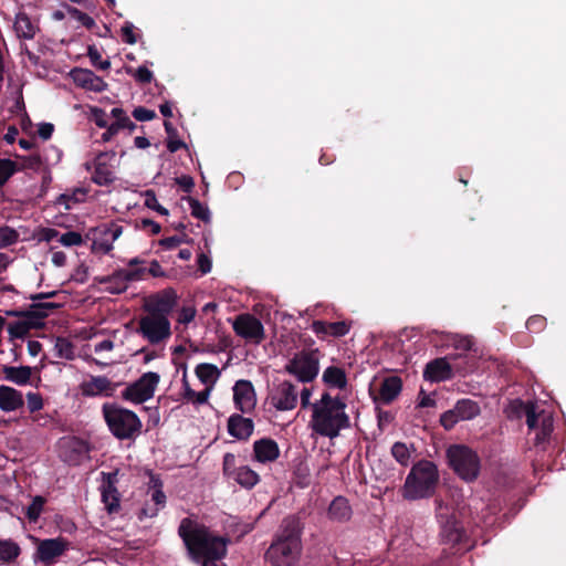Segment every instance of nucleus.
I'll use <instances>...</instances> for the list:
<instances>
[{
    "mask_svg": "<svg viewBox=\"0 0 566 566\" xmlns=\"http://www.w3.org/2000/svg\"><path fill=\"white\" fill-rule=\"evenodd\" d=\"M178 535L182 539L189 559L195 564L202 566L227 556L230 539L213 533L195 520L182 518L178 526Z\"/></svg>",
    "mask_w": 566,
    "mask_h": 566,
    "instance_id": "1",
    "label": "nucleus"
},
{
    "mask_svg": "<svg viewBox=\"0 0 566 566\" xmlns=\"http://www.w3.org/2000/svg\"><path fill=\"white\" fill-rule=\"evenodd\" d=\"M302 526L296 516L285 517L280 528L265 552V559L272 566H293L302 552Z\"/></svg>",
    "mask_w": 566,
    "mask_h": 566,
    "instance_id": "2",
    "label": "nucleus"
},
{
    "mask_svg": "<svg viewBox=\"0 0 566 566\" xmlns=\"http://www.w3.org/2000/svg\"><path fill=\"white\" fill-rule=\"evenodd\" d=\"M345 409L346 403L339 397L324 392L312 406L313 431L329 439L338 437L342 430L350 428V419Z\"/></svg>",
    "mask_w": 566,
    "mask_h": 566,
    "instance_id": "3",
    "label": "nucleus"
},
{
    "mask_svg": "<svg viewBox=\"0 0 566 566\" xmlns=\"http://www.w3.org/2000/svg\"><path fill=\"white\" fill-rule=\"evenodd\" d=\"M439 483L437 465L422 459L416 462L408 473L402 486V497L409 501L431 497Z\"/></svg>",
    "mask_w": 566,
    "mask_h": 566,
    "instance_id": "4",
    "label": "nucleus"
},
{
    "mask_svg": "<svg viewBox=\"0 0 566 566\" xmlns=\"http://www.w3.org/2000/svg\"><path fill=\"white\" fill-rule=\"evenodd\" d=\"M104 420L111 433L118 440H134L142 432L143 423L132 410L117 403L106 402L102 407Z\"/></svg>",
    "mask_w": 566,
    "mask_h": 566,
    "instance_id": "5",
    "label": "nucleus"
},
{
    "mask_svg": "<svg viewBox=\"0 0 566 566\" xmlns=\"http://www.w3.org/2000/svg\"><path fill=\"white\" fill-rule=\"evenodd\" d=\"M448 465L465 482L478 479L481 470L479 454L465 444H451L446 451Z\"/></svg>",
    "mask_w": 566,
    "mask_h": 566,
    "instance_id": "6",
    "label": "nucleus"
},
{
    "mask_svg": "<svg viewBox=\"0 0 566 566\" xmlns=\"http://www.w3.org/2000/svg\"><path fill=\"white\" fill-rule=\"evenodd\" d=\"M285 371L301 382L313 381L319 371L318 350H302L285 365Z\"/></svg>",
    "mask_w": 566,
    "mask_h": 566,
    "instance_id": "7",
    "label": "nucleus"
},
{
    "mask_svg": "<svg viewBox=\"0 0 566 566\" xmlns=\"http://www.w3.org/2000/svg\"><path fill=\"white\" fill-rule=\"evenodd\" d=\"M136 333L149 344L158 345L170 338L171 324L168 317L147 314L140 317Z\"/></svg>",
    "mask_w": 566,
    "mask_h": 566,
    "instance_id": "8",
    "label": "nucleus"
},
{
    "mask_svg": "<svg viewBox=\"0 0 566 566\" xmlns=\"http://www.w3.org/2000/svg\"><path fill=\"white\" fill-rule=\"evenodd\" d=\"M159 381V374L155 371L145 373L137 380L126 386L122 391V398L133 403H143L154 397Z\"/></svg>",
    "mask_w": 566,
    "mask_h": 566,
    "instance_id": "9",
    "label": "nucleus"
},
{
    "mask_svg": "<svg viewBox=\"0 0 566 566\" xmlns=\"http://www.w3.org/2000/svg\"><path fill=\"white\" fill-rule=\"evenodd\" d=\"M122 233L123 227L116 222L102 223L91 229L87 237L92 240V252L108 254L113 250V243Z\"/></svg>",
    "mask_w": 566,
    "mask_h": 566,
    "instance_id": "10",
    "label": "nucleus"
},
{
    "mask_svg": "<svg viewBox=\"0 0 566 566\" xmlns=\"http://www.w3.org/2000/svg\"><path fill=\"white\" fill-rule=\"evenodd\" d=\"M222 472L228 480H232L244 489H252L260 481L259 474L248 465H237V458L233 453L223 455Z\"/></svg>",
    "mask_w": 566,
    "mask_h": 566,
    "instance_id": "11",
    "label": "nucleus"
},
{
    "mask_svg": "<svg viewBox=\"0 0 566 566\" xmlns=\"http://www.w3.org/2000/svg\"><path fill=\"white\" fill-rule=\"evenodd\" d=\"M269 401L279 411L293 410L298 401L296 386L289 380L281 381L271 390Z\"/></svg>",
    "mask_w": 566,
    "mask_h": 566,
    "instance_id": "12",
    "label": "nucleus"
},
{
    "mask_svg": "<svg viewBox=\"0 0 566 566\" xmlns=\"http://www.w3.org/2000/svg\"><path fill=\"white\" fill-rule=\"evenodd\" d=\"M234 333L248 340L260 344L265 335L263 324L252 314H240L232 323Z\"/></svg>",
    "mask_w": 566,
    "mask_h": 566,
    "instance_id": "13",
    "label": "nucleus"
},
{
    "mask_svg": "<svg viewBox=\"0 0 566 566\" xmlns=\"http://www.w3.org/2000/svg\"><path fill=\"white\" fill-rule=\"evenodd\" d=\"M177 300L178 296L176 291L168 287L151 295L149 301L144 305V310L147 314L154 316L168 317L177 305Z\"/></svg>",
    "mask_w": 566,
    "mask_h": 566,
    "instance_id": "14",
    "label": "nucleus"
},
{
    "mask_svg": "<svg viewBox=\"0 0 566 566\" xmlns=\"http://www.w3.org/2000/svg\"><path fill=\"white\" fill-rule=\"evenodd\" d=\"M438 504L437 517L441 525V537L447 544H458L461 542L463 528L453 513H450L448 507L446 513L442 512L443 506L441 502L436 501Z\"/></svg>",
    "mask_w": 566,
    "mask_h": 566,
    "instance_id": "15",
    "label": "nucleus"
},
{
    "mask_svg": "<svg viewBox=\"0 0 566 566\" xmlns=\"http://www.w3.org/2000/svg\"><path fill=\"white\" fill-rule=\"evenodd\" d=\"M70 547L69 541L63 537L46 538L39 542L35 559L45 565L53 564Z\"/></svg>",
    "mask_w": 566,
    "mask_h": 566,
    "instance_id": "16",
    "label": "nucleus"
},
{
    "mask_svg": "<svg viewBox=\"0 0 566 566\" xmlns=\"http://www.w3.org/2000/svg\"><path fill=\"white\" fill-rule=\"evenodd\" d=\"M233 401L235 408L242 413H249L255 408L256 398L250 380H238L233 387Z\"/></svg>",
    "mask_w": 566,
    "mask_h": 566,
    "instance_id": "17",
    "label": "nucleus"
},
{
    "mask_svg": "<svg viewBox=\"0 0 566 566\" xmlns=\"http://www.w3.org/2000/svg\"><path fill=\"white\" fill-rule=\"evenodd\" d=\"M117 384L112 382L106 376H92L90 380L81 384V392L85 397L113 396Z\"/></svg>",
    "mask_w": 566,
    "mask_h": 566,
    "instance_id": "18",
    "label": "nucleus"
},
{
    "mask_svg": "<svg viewBox=\"0 0 566 566\" xmlns=\"http://www.w3.org/2000/svg\"><path fill=\"white\" fill-rule=\"evenodd\" d=\"M71 75L74 83L82 88L96 93L104 92L107 88V83L91 70L74 69Z\"/></svg>",
    "mask_w": 566,
    "mask_h": 566,
    "instance_id": "19",
    "label": "nucleus"
},
{
    "mask_svg": "<svg viewBox=\"0 0 566 566\" xmlns=\"http://www.w3.org/2000/svg\"><path fill=\"white\" fill-rule=\"evenodd\" d=\"M352 323L346 321L339 322H324L313 321L311 328L317 337L324 339L326 336H333L335 338L347 335L350 331Z\"/></svg>",
    "mask_w": 566,
    "mask_h": 566,
    "instance_id": "20",
    "label": "nucleus"
},
{
    "mask_svg": "<svg viewBox=\"0 0 566 566\" xmlns=\"http://www.w3.org/2000/svg\"><path fill=\"white\" fill-rule=\"evenodd\" d=\"M227 429L231 437L247 441L254 431V422L240 413H233L228 418Z\"/></svg>",
    "mask_w": 566,
    "mask_h": 566,
    "instance_id": "21",
    "label": "nucleus"
},
{
    "mask_svg": "<svg viewBox=\"0 0 566 566\" xmlns=\"http://www.w3.org/2000/svg\"><path fill=\"white\" fill-rule=\"evenodd\" d=\"M280 457V448L275 440L262 438L253 443V459L260 463L274 462Z\"/></svg>",
    "mask_w": 566,
    "mask_h": 566,
    "instance_id": "22",
    "label": "nucleus"
},
{
    "mask_svg": "<svg viewBox=\"0 0 566 566\" xmlns=\"http://www.w3.org/2000/svg\"><path fill=\"white\" fill-rule=\"evenodd\" d=\"M452 377V368L446 357L432 359L426 365L423 378L432 382H440Z\"/></svg>",
    "mask_w": 566,
    "mask_h": 566,
    "instance_id": "23",
    "label": "nucleus"
},
{
    "mask_svg": "<svg viewBox=\"0 0 566 566\" xmlns=\"http://www.w3.org/2000/svg\"><path fill=\"white\" fill-rule=\"evenodd\" d=\"M126 270L118 269L109 275L98 277L99 284L105 286V291L111 294H122L127 291L130 282L126 277Z\"/></svg>",
    "mask_w": 566,
    "mask_h": 566,
    "instance_id": "24",
    "label": "nucleus"
},
{
    "mask_svg": "<svg viewBox=\"0 0 566 566\" xmlns=\"http://www.w3.org/2000/svg\"><path fill=\"white\" fill-rule=\"evenodd\" d=\"M353 516L349 501L342 495L336 496L327 509V517L336 523H346Z\"/></svg>",
    "mask_w": 566,
    "mask_h": 566,
    "instance_id": "25",
    "label": "nucleus"
},
{
    "mask_svg": "<svg viewBox=\"0 0 566 566\" xmlns=\"http://www.w3.org/2000/svg\"><path fill=\"white\" fill-rule=\"evenodd\" d=\"M23 405L24 400L21 391L9 386H0V409L2 411H15L22 408Z\"/></svg>",
    "mask_w": 566,
    "mask_h": 566,
    "instance_id": "26",
    "label": "nucleus"
},
{
    "mask_svg": "<svg viewBox=\"0 0 566 566\" xmlns=\"http://www.w3.org/2000/svg\"><path fill=\"white\" fill-rule=\"evenodd\" d=\"M402 388V381L398 376L386 377L379 388V399L382 403L388 405L392 402Z\"/></svg>",
    "mask_w": 566,
    "mask_h": 566,
    "instance_id": "27",
    "label": "nucleus"
},
{
    "mask_svg": "<svg viewBox=\"0 0 566 566\" xmlns=\"http://www.w3.org/2000/svg\"><path fill=\"white\" fill-rule=\"evenodd\" d=\"M104 154H99L95 159V169L92 175V181L98 186H108L115 180L114 171L111 166L102 161Z\"/></svg>",
    "mask_w": 566,
    "mask_h": 566,
    "instance_id": "28",
    "label": "nucleus"
},
{
    "mask_svg": "<svg viewBox=\"0 0 566 566\" xmlns=\"http://www.w3.org/2000/svg\"><path fill=\"white\" fill-rule=\"evenodd\" d=\"M150 482L153 484V493L151 500L154 501L156 506H165L166 504V495L163 491V483L159 478L151 475ZM159 507L149 509L145 506L142 510V514L147 517H154L157 515Z\"/></svg>",
    "mask_w": 566,
    "mask_h": 566,
    "instance_id": "29",
    "label": "nucleus"
},
{
    "mask_svg": "<svg viewBox=\"0 0 566 566\" xmlns=\"http://www.w3.org/2000/svg\"><path fill=\"white\" fill-rule=\"evenodd\" d=\"M2 371L8 381L14 382L19 386L27 385L32 375V369L29 366H4Z\"/></svg>",
    "mask_w": 566,
    "mask_h": 566,
    "instance_id": "30",
    "label": "nucleus"
},
{
    "mask_svg": "<svg viewBox=\"0 0 566 566\" xmlns=\"http://www.w3.org/2000/svg\"><path fill=\"white\" fill-rule=\"evenodd\" d=\"M14 30L19 38L31 40L35 36L38 27L32 23L27 13H18L14 21Z\"/></svg>",
    "mask_w": 566,
    "mask_h": 566,
    "instance_id": "31",
    "label": "nucleus"
},
{
    "mask_svg": "<svg viewBox=\"0 0 566 566\" xmlns=\"http://www.w3.org/2000/svg\"><path fill=\"white\" fill-rule=\"evenodd\" d=\"M453 409L461 421L471 420L481 412L479 403L472 399L458 400Z\"/></svg>",
    "mask_w": 566,
    "mask_h": 566,
    "instance_id": "32",
    "label": "nucleus"
},
{
    "mask_svg": "<svg viewBox=\"0 0 566 566\" xmlns=\"http://www.w3.org/2000/svg\"><path fill=\"white\" fill-rule=\"evenodd\" d=\"M147 262L138 256L127 261L126 277L129 282L143 281L147 275Z\"/></svg>",
    "mask_w": 566,
    "mask_h": 566,
    "instance_id": "33",
    "label": "nucleus"
},
{
    "mask_svg": "<svg viewBox=\"0 0 566 566\" xmlns=\"http://www.w3.org/2000/svg\"><path fill=\"white\" fill-rule=\"evenodd\" d=\"M513 408L516 410L518 417L524 416L526 418V424L530 429H535L538 422V415L536 407L532 402H524L520 399L513 402Z\"/></svg>",
    "mask_w": 566,
    "mask_h": 566,
    "instance_id": "34",
    "label": "nucleus"
},
{
    "mask_svg": "<svg viewBox=\"0 0 566 566\" xmlns=\"http://www.w3.org/2000/svg\"><path fill=\"white\" fill-rule=\"evenodd\" d=\"M21 554V547L13 539H0V562L2 564H13Z\"/></svg>",
    "mask_w": 566,
    "mask_h": 566,
    "instance_id": "35",
    "label": "nucleus"
},
{
    "mask_svg": "<svg viewBox=\"0 0 566 566\" xmlns=\"http://www.w3.org/2000/svg\"><path fill=\"white\" fill-rule=\"evenodd\" d=\"M323 381L328 386L339 389H344L347 386L345 371L336 366H329L324 370Z\"/></svg>",
    "mask_w": 566,
    "mask_h": 566,
    "instance_id": "36",
    "label": "nucleus"
},
{
    "mask_svg": "<svg viewBox=\"0 0 566 566\" xmlns=\"http://www.w3.org/2000/svg\"><path fill=\"white\" fill-rule=\"evenodd\" d=\"M102 502L108 514H115L120 509V494L117 489L101 488Z\"/></svg>",
    "mask_w": 566,
    "mask_h": 566,
    "instance_id": "37",
    "label": "nucleus"
},
{
    "mask_svg": "<svg viewBox=\"0 0 566 566\" xmlns=\"http://www.w3.org/2000/svg\"><path fill=\"white\" fill-rule=\"evenodd\" d=\"M196 376L202 384H214L220 376V370L216 365L202 363L196 367Z\"/></svg>",
    "mask_w": 566,
    "mask_h": 566,
    "instance_id": "38",
    "label": "nucleus"
},
{
    "mask_svg": "<svg viewBox=\"0 0 566 566\" xmlns=\"http://www.w3.org/2000/svg\"><path fill=\"white\" fill-rule=\"evenodd\" d=\"M74 344L66 337H56L54 344L55 356L61 359L72 360L75 357Z\"/></svg>",
    "mask_w": 566,
    "mask_h": 566,
    "instance_id": "39",
    "label": "nucleus"
},
{
    "mask_svg": "<svg viewBox=\"0 0 566 566\" xmlns=\"http://www.w3.org/2000/svg\"><path fill=\"white\" fill-rule=\"evenodd\" d=\"M391 455L402 467H408L411 459L409 447L405 442L397 441L391 447Z\"/></svg>",
    "mask_w": 566,
    "mask_h": 566,
    "instance_id": "40",
    "label": "nucleus"
},
{
    "mask_svg": "<svg viewBox=\"0 0 566 566\" xmlns=\"http://www.w3.org/2000/svg\"><path fill=\"white\" fill-rule=\"evenodd\" d=\"M46 313L41 312L40 308L33 307V303L25 310L24 321L29 324L31 329L40 328L44 325Z\"/></svg>",
    "mask_w": 566,
    "mask_h": 566,
    "instance_id": "41",
    "label": "nucleus"
},
{
    "mask_svg": "<svg viewBox=\"0 0 566 566\" xmlns=\"http://www.w3.org/2000/svg\"><path fill=\"white\" fill-rule=\"evenodd\" d=\"M184 199L188 201L192 217L203 222H208L210 220V211L208 207L203 206L198 199L190 196L185 197Z\"/></svg>",
    "mask_w": 566,
    "mask_h": 566,
    "instance_id": "42",
    "label": "nucleus"
},
{
    "mask_svg": "<svg viewBox=\"0 0 566 566\" xmlns=\"http://www.w3.org/2000/svg\"><path fill=\"white\" fill-rule=\"evenodd\" d=\"M20 166L8 158L0 159V188L17 172Z\"/></svg>",
    "mask_w": 566,
    "mask_h": 566,
    "instance_id": "43",
    "label": "nucleus"
},
{
    "mask_svg": "<svg viewBox=\"0 0 566 566\" xmlns=\"http://www.w3.org/2000/svg\"><path fill=\"white\" fill-rule=\"evenodd\" d=\"M85 191L83 189H75L72 193H62L57 197L56 203L64 206L66 210H70L74 203H78L84 200Z\"/></svg>",
    "mask_w": 566,
    "mask_h": 566,
    "instance_id": "44",
    "label": "nucleus"
},
{
    "mask_svg": "<svg viewBox=\"0 0 566 566\" xmlns=\"http://www.w3.org/2000/svg\"><path fill=\"white\" fill-rule=\"evenodd\" d=\"M45 504V499L36 495L33 497L32 502L28 505L25 510V516L30 522H36L40 517L43 506Z\"/></svg>",
    "mask_w": 566,
    "mask_h": 566,
    "instance_id": "45",
    "label": "nucleus"
},
{
    "mask_svg": "<svg viewBox=\"0 0 566 566\" xmlns=\"http://www.w3.org/2000/svg\"><path fill=\"white\" fill-rule=\"evenodd\" d=\"M64 8L73 19L81 22L87 30H92L95 27V20L87 13L82 12L77 8L72 7L70 4H65Z\"/></svg>",
    "mask_w": 566,
    "mask_h": 566,
    "instance_id": "46",
    "label": "nucleus"
},
{
    "mask_svg": "<svg viewBox=\"0 0 566 566\" xmlns=\"http://www.w3.org/2000/svg\"><path fill=\"white\" fill-rule=\"evenodd\" d=\"M19 240V233L17 230L9 226L0 227V249H6L12 244H15Z\"/></svg>",
    "mask_w": 566,
    "mask_h": 566,
    "instance_id": "47",
    "label": "nucleus"
},
{
    "mask_svg": "<svg viewBox=\"0 0 566 566\" xmlns=\"http://www.w3.org/2000/svg\"><path fill=\"white\" fill-rule=\"evenodd\" d=\"M30 331L31 328L24 319H19L8 325V333L11 339L24 338L30 333Z\"/></svg>",
    "mask_w": 566,
    "mask_h": 566,
    "instance_id": "48",
    "label": "nucleus"
},
{
    "mask_svg": "<svg viewBox=\"0 0 566 566\" xmlns=\"http://www.w3.org/2000/svg\"><path fill=\"white\" fill-rule=\"evenodd\" d=\"M87 56L90 57L93 66L99 70H108L111 67V62L108 60H102V55L95 45H88Z\"/></svg>",
    "mask_w": 566,
    "mask_h": 566,
    "instance_id": "49",
    "label": "nucleus"
},
{
    "mask_svg": "<svg viewBox=\"0 0 566 566\" xmlns=\"http://www.w3.org/2000/svg\"><path fill=\"white\" fill-rule=\"evenodd\" d=\"M145 206L157 211L161 216L168 214V210L158 202L154 190H147L145 192Z\"/></svg>",
    "mask_w": 566,
    "mask_h": 566,
    "instance_id": "50",
    "label": "nucleus"
},
{
    "mask_svg": "<svg viewBox=\"0 0 566 566\" xmlns=\"http://www.w3.org/2000/svg\"><path fill=\"white\" fill-rule=\"evenodd\" d=\"M189 241V237L186 233H182L181 235H172L159 240V245L166 250H172L181 243H188Z\"/></svg>",
    "mask_w": 566,
    "mask_h": 566,
    "instance_id": "51",
    "label": "nucleus"
},
{
    "mask_svg": "<svg viewBox=\"0 0 566 566\" xmlns=\"http://www.w3.org/2000/svg\"><path fill=\"white\" fill-rule=\"evenodd\" d=\"M59 242L64 247H75L83 243V238L76 231H67L60 237Z\"/></svg>",
    "mask_w": 566,
    "mask_h": 566,
    "instance_id": "52",
    "label": "nucleus"
},
{
    "mask_svg": "<svg viewBox=\"0 0 566 566\" xmlns=\"http://www.w3.org/2000/svg\"><path fill=\"white\" fill-rule=\"evenodd\" d=\"M546 326V318L542 315H533L526 322V327L532 333H539Z\"/></svg>",
    "mask_w": 566,
    "mask_h": 566,
    "instance_id": "53",
    "label": "nucleus"
},
{
    "mask_svg": "<svg viewBox=\"0 0 566 566\" xmlns=\"http://www.w3.org/2000/svg\"><path fill=\"white\" fill-rule=\"evenodd\" d=\"M460 420L454 409L443 412L440 417V423L446 430H451Z\"/></svg>",
    "mask_w": 566,
    "mask_h": 566,
    "instance_id": "54",
    "label": "nucleus"
},
{
    "mask_svg": "<svg viewBox=\"0 0 566 566\" xmlns=\"http://www.w3.org/2000/svg\"><path fill=\"white\" fill-rule=\"evenodd\" d=\"M27 403L31 413L36 412L43 408L42 396L38 392H29L27 395Z\"/></svg>",
    "mask_w": 566,
    "mask_h": 566,
    "instance_id": "55",
    "label": "nucleus"
},
{
    "mask_svg": "<svg viewBox=\"0 0 566 566\" xmlns=\"http://www.w3.org/2000/svg\"><path fill=\"white\" fill-rule=\"evenodd\" d=\"M134 24L129 21H126L122 27V39L127 44H135L137 43V36L134 33Z\"/></svg>",
    "mask_w": 566,
    "mask_h": 566,
    "instance_id": "56",
    "label": "nucleus"
},
{
    "mask_svg": "<svg viewBox=\"0 0 566 566\" xmlns=\"http://www.w3.org/2000/svg\"><path fill=\"white\" fill-rule=\"evenodd\" d=\"M136 228L142 230H149L151 234H158L161 231V227L158 222L147 218L136 221Z\"/></svg>",
    "mask_w": 566,
    "mask_h": 566,
    "instance_id": "57",
    "label": "nucleus"
},
{
    "mask_svg": "<svg viewBox=\"0 0 566 566\" xmlns=\"http://www.w3.org/2000/svg\"><path fill=\"white\" fill-rule=\"evenodd\" d=\"M133 116L138 122H146V120H151V119L156 118V113L151 109L144 107V106H138V107L134 108Z\"/></svg>",
    "mask_w": 566,
    "mask_h": 566,
    "instance_id": "58",
    "label": "nucleus"
},
{
    "mask_svg": "<svg viewBox=\"0 0 566 566\" xmlns=\"http://www.w3.org/2000/svg\"><path fill=\"white\" fill-rule=\"evenodd\" d=\"M135 80L140 84H149L153 78L154 74L150 70H148L146 66H139L134 73H133Z\"/></svg>",
    "mask_w": 566,
    "mask_h": 566,
    "instance_id": "59",
    "label": "nucleus"
},
{
    "mask_svg": "<svg viewBox=\"0 0 566 566\" xmlns=\"http://www.w3.org/2000/svg\"><path fill=\"white\" fill-rule=\"evenodd\" d=\"M92 116L95 125L99 128H107L108 115L102 108L94 107L92 109Z\"/></svg>",
    "mask_w": 566,
    "mask_h": 566,
    "instance_id": "60",
    "label": "nucleus"
},
{
    "mask_svg": "<svg viewBox=\"0 0 566 566\" xmlns=\"http://www.w3.org/2000/svg\"><path fill=\"white\" fill-rule=\"evenodd\" d=\"M175 181L186 193H190L195 187V180L189 175H182L180 177H177Z\"/></svg>",
    "mask_w": 566,
    "mask_h": 566,
    "instance_id": "61",
    "label": "nucleus"
},
{
    "mask_svg": "<svg viewBox=\"0 0 566 566\" xmlns=\"http://www.w3.org/2000/svg\"><path fill=\"white\" fill-rule=\"evenodd\" d=\"M117 475H118V470H114L112 472H102L103 483H102L101 488L117 489L116 488V483L118 482Z\"/></svg>",
    "mask_w": 566,
    "mask_h": 566,
    "instance_id": "62",
    "label": "nucleus"
},
{
    "mask_svg": "<svg viewBox=\"0 0 566 566\" xmlns=\"http://www.w3.org/2000/svg\"><path fill=\"white\" fill-rule=\"evenodd\" d=\"M33 307L40 308L41 312L46 313V317L50 315L51 312L59 310L62 305L60 303L55 302H41V301H33Z\"/></svg>",
    "mask_w": 566,
    "mask_h": 566,
    "instance_id": "63",
    "label": "nucleus"
},
{
    "mask_svg": "<svg viewBox=\"0 0 566 566\" xmlns=\"http://www.w3.org/2000/svg\"><path fill=\"white\" fill-rule=\"evenodd\" d=\"M196 316V310L193 307H182L179 313L178 322L181 324H189Z\"/></svg>",
    "mask_w": 566,
    "mask_h": 566,
    "instance_id": "64",
    "label": "nucleus"
}]
</instances>
